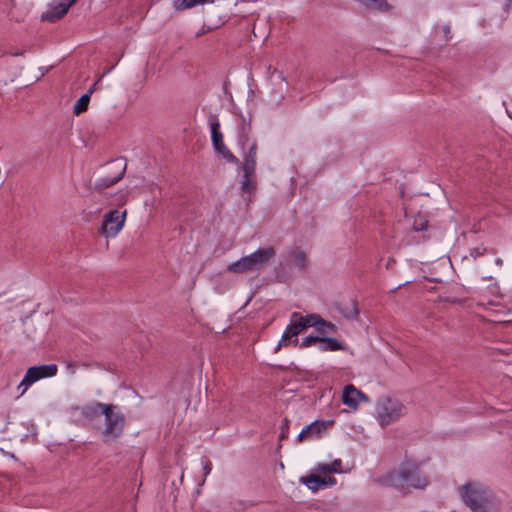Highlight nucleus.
Instances as JSON below:
<instances>
[{
  "instance_id": "nucleus-1",
  "label": "nucleus",
  "mask_w": 512,
  "mask_h": 512,
  "mask_svg": "<svg viewBox=\"0 0 512 512\" xmlns=\"http://www.w3.org/2000/svg\"><path fill=\"white\" fill-rule=\"evenodd\" d=\"M383 486L393 487L403 493L410 488L425 489L429 480L421 471L419 464L411 460L403 461L397 469L377 479Z\"/></svg>"
},
{
  "instance_id": "nucleus-2",
  "label": "nucleus",
  "mask_w": 512,
  "mask_h": 512,
  "mask_svg": "<svg viewBox=\"0 0 512 512\" xmlns=\"http://www.w3.org/2000/svg\"><path fill=\"white\" fill-rule=\"evenodd\" d=\"M459 493L472 512H500L501 503L498 498L479 482H467L459 488Z\"/></svg>"
},
{
  "instance_id": "nucleus-3",
  "label": "nucleus",
  "mask_w": 512,
  "mask_h": 512,
  "mask_svg": "<svg viewBox=\"0 0 512 512\" xmlns=\"http://www.w3.org/2000/svg\"><path fill=\"white\" fill-rule=\"evenodd\" d=\"M103 416L104 428L101 431L103 441L110 442L121 437L125 429L126 418L119 407L115 404H109L105 407Z\"/></svg>"
},
{
  "instance_id": "nucleus-4",
  "label": "nucleus",
  "mask_w": 512,
  "mask_h": 512,
  "mask_svg": "<svg viewBox=\"0 0 512 512\" xmlns=\"http://www.w3.org/2000/svg\"><path fill=\"white\" fill-rule=\"evenodd\" d=\"M375 412L377 421L384 428L405 414V406L398 399L383 396L378 399Z\"/></svg>"
},
{
  "instance_id": "nucleus-5",
  "label": "nucleus",
  "mask_w": 512,
  "mask_h": 512,
  "mask_svg": "<svg viewBox=\"0 0 512 512\" xmlns=\"http://www.w3.org/2000/svg\"><path fill=\"white\" fill-rule=\"evenodd\" d=\"M320 315L316 313L302 315L299 312H293L290 316V322L286 326L283 335L282 341H286L291 339L292 337H296L303 330L310 328L320 322Z\"/></svg>"
},
{
  "instance_id": "nucleus-6",
  "label": "nucleus",
  "mask_w": 512,
  "mask_h": 512,
  "mask_svg": "<svg viewBox=\"0 0 512 512\" xmlns=\"http://www.w3.org/2000/svg\"><path fill=\"white\" fill-rule=\"evenodd\" d=\"M57 371L58 367L56 364H43L30 367L17 387L18 390H21L20 396L24 395L29 387L35 382L55 376Z\"/></svg>"
},
{
  "instance_id": "nucleus-7",
  "label": "nucleus",
  "mask_w": 512,
  "mask_h": 512,
  "mask_svg": "<svg viewBox=\"0 0 512 512\" xmlns=\"http://www.w3.org/2000/svg\"><path fill=\"white\" fill-rule=\"evenodd\" d=\"M126 211L120 212L117 209L104 214L99 234L107 238H113L119 234L125 224Z\"/></svg>"
},
{
  "instance_id": "nucleus-8",
  "label": "nucleus",
  "mask_w": 512,
  "mask_h": 512,
  "mask_svg": "<svg viewBox=\"0 0 512 512\" xmlns=\"http://www.w3.org/2000/svg\"><path fill=\"white\" fill-rule=\"evenodd\" d=\"M127 164L122 158L115 159L107 165V175L95 183V189L103 190L119 182L125 172Z\"/></svg>"
},
{
  "instance_id": "nucleus-9",
  "label": "nucleus",
  "mask_w": 512,
  "mask_h": 512,
  "mask_svg": "<svg viewBox=\"0 0 512 512\" xmlns=\"http://www.w3.org/2000/svg\"><path fill=\"white\" fill-rule=\"evenodd\" d=\"M276 255L272 246L259 248L253 253L246 255L255 271H260Z\"/></svg>"
},
{
  "instance_id": "nucleus-10",
  "label": "nucleus",
  "mask_w": 512,
  "mask_h": 512,
  "mask_svg": "<svg viewBox=\"0 0 512 512\" xmlns=\"http://www.w3.org/2000/svg\"><path fill=\"white\" fill-rule=\"evenodd\" d=\"M360 400L368 401V397L351 384L344 388L342 394V402L344 405L352 409H357Z\"/></svg>"
},
{
  "instance_id": "nucleus-11",
  "label": "nucleus",
  "mask_w": 512,
  "mask_h": 512,
  "mask_svg": "<svg viewBox=\"0 0 512 512\" xmlns=\"http://www.w3.org/2000/svg\"><path fill=\"white\" fill-rule=\"evenodd\" d=\"M75 1L76 0H58V3L51 6L49 10L42 15V18L51 22L62 18Z\"/></svg>"
},
{
  "instance_id": "nucleus-12",
  "label": "nucleus",
  "mask_w": 512,
  "mask_h": 512,
  "mask_svg": "<svg viewBox=\"0 0 512 512\" xmlns=\"http://www.w3.org/2000/svg\"><path fill=\"white\" fill-rule=\"evenodd\" d=\"M256 150H257V144H256V142H252L251 145L249 146L248 152L244 156L242 169H243V172H246L247 174H255Z\"/></svg>"
},
{
  "instance_id": "nucleus-13",
  "label": "nucleus",
  "mask_w": 512,
  "mask_h": 512,
  "mask_svg": "<svg viewBox=\"0 0 512 512\" xmlns=\"http://www.w3.org/2000/svg\"><path fill=\"white\" fill-rule=\"evenodd\" d=\"M227 271L235 274H244L247 272H255L247 256H243L235 262L227 266Z\"/></svg>"
},
{
  "instance_id": "nucleus-14",
  "label": "nucleus",
  "mask_w": 512,
  "mask_h": 512,
  "mask_svg": "<svg viewBox=\"0 0 512 512\" xmlns=\"http://www.w3.org/2000/svg\"><path fill=\"white\" fill-rule=\"evenodd\" d=\"M227 271L235 274H244L247 272H255L247 256H243L235 262L227 266Z\"/></svg>"
},
{
  "instance_id": "nucleus-15",
  "label": "nucleus",
  "mask_w": 512,
  "mask_h": 512,
  "mask_svg": "<svg viewBox=\"0 0 512 512\" xmlns=\"http://www.w3.org/2000/svg\"><path fill=\"white\" fill-rule=\"evenodd\" d=\"M289 261L300 271H304L306 268V253L299 249L294 248L288 252Z\"/></svg>"
},
{
  "instance_id": "nucleus-16",
  "label": "nucleus",
  "mask_w": 512,
  "mask_h": 512,
  "mask_svg": "<svg viewBox=\"0 0 512 512\" xmlns=\"http://www.w3.org/2000/svg\"><path fill=\"white\" fill-rule=\"evenodd\" d=\"M301 481L307 486L308 489L314 492L325 487V477H321L318 475L311 474L302 477Z\"/></svg>"
},
{
  "instance_id": "nucleus-17",
  "label": "nucleus",
  "mask_w": 512,
  "mask_h": 512,
  "mask_svg": "<svg viewBox=\"0 0 512 512\" xmlns=\"http://www.w3.org/2000/svg\"><path fill=\"white\" fill-rule=\"evenodd\" d=\"M334 423L333 420H327V421H319L316 420L312 422L311 424L306 426V430L309 431V437H317L322 432H324L328 426H331Z\"/></svg>"
},
{
  "instance_id": "nucleus-18",
  "label": "nucleus",
  "mask_w": 512,
  "mask_h": 512,
  "mask_svg": "<svg viewBox=\"0 0 512 512\" xmlns=\"http://www.w3.org/2000/svg\"><path fill=\"white\" fill-rule=\"evenodd\" d=\"M109 404L101 403V402H93L89 405L83 407L82 414L87 418H93L98 416L99 414H103L105 407Z\"/></svg>"
},
{
  "instance_id": "nucleus-19",
  "label": "nucleus",
  "mask_w": 512,
  "mask_h": 512,
  "mask_svg": "<svg viewBox=\"0 0 512 512\" xmlns=\"http://www.w3.org/2000/svg\"><path fill=\"white\" fill-rule=\"evenodd\" d=\"M271 74H276L277 75V79H278V86H279V91L276 92L275 91V96H274V99L277 103H280L283 99H284V90H286L287 88V81H286V78L283 76V74L279 71H277V69H272V67L270 66L269 67V71H271Z\"/></svg>"
},
{
  "instance_id": "nucleus-20",
  "label": "nucleus",
  "mask_w": 512,
  "mask_h": 512,
  "mask_svg": "<svg viewBox=\"0 0 512 512\" xmlns=\"http://www.w3.org/2000/svg\"><path fill=\"white\" fill-rule=\"evenodd\" d=\"M319 349L321 351H339L343 350L344 346L335 338L322 337Z\"/></svg>"
},
{
  "instance_id": "nucleus-21",
  "label": "nucleus",
  "mask_w": 512,
  "mask_h": 512,
  "mask_svg": "<svg viewBox=\"0 0 512 512\" xmlns=\"http://www.w3.org/2000/svg\"><path fill=\"white\" fill-rule=\"evenodd\" d=\"M320 320L321 321L318 324L313 326L316 328V331L318 332L317 336L325 337L326 334L336 332V326L333 323L326 321L321 316H320Z\"/></svg>"
},
{
  "instance_id": "nucleus-22",
  "label": "nucleus",
  "mask_w": 512,
  "mask_h": 512,
  "mask_svg": "<svg viewBox=\"0 0 512 512\" xmlns=\"http://www.w3.org/2000/svg\"><path fill=\"white\" fill-rule=\"evenodd\" d=\"M255 174H247L244 172L243 178L241 180L240 188L242 192L251 194L256 189V182L253 180Z\"/></svg>"
},
{
  "instance_id": "nucleus-23",
  "label": "nucleus",
  "mask_w": 512,
  "mask_h": 512,
  "mask_svg": "<svg viewBox=\"0 0 512 512\" xmlns=\"http://www.w3.org/2000/svg\"><path fill=\"white\" fill-rule=\"evenodd\" d=\"M211 140L214 148H219L223 141V134L220 131V123L214 121L211 123Z\"/></svg>"
},
{
  "instance_id": "nucleus-24",
  "label": "nucleus",
  "mask_w": 512,
  "mask_h": 512,
  "mask_svg": "<svg viewBox=\"0 0 512 512\" xmlns=\"http://www.w3.org/2000/svg\"><path fill=\"white\" fill-rule=\"evenodd\" d=\"M89 102H90L89 94H83L75 103L74 108H73V113L78 116V115L84 113L85 111H87Z\"/></svg>"
},
{
  "instance_id": "nucleus-25",
  "label": "nucleus",
  "mask_w": 512,
  "mask_h": 512,
  "mask_svg": "<svg viewBox=\"0 0 512 512\" xmlns=\"http://www.w3.org/2000/svg\"><path fill=\"white\" fill-rule=\"evenodd\" d=\"M341 460L336 459L329 464H319L317 470L324 473H340L341 472Z\"/></svg>"
},
{
  "instance_id": "nucleus-26",
  "label": "nucleus",
  "mask_w": 512,
  "mask_h": 512,
  "mask_svg": "<svg viewBox=\"0 0 512 512\" xmlns=\"http://www.w3.org/2000/svg\"><path fill=\"white\" fill-rule=\"evenodd\" d=\"M223 158H225L228 162L238 164L239 159L226 147L223 143L219 146V148H214Z\"/></svg>"
},
{
  "instance_id": "nucleus-27",
  "label": "nucleus",
  "mask_w": 512,
  "mask_h": 512,
  "mask_svg": "<svg viewBox=\"0 0 512 512\" xmlns=\"http://www.w3.org/2000/svg\"><path fill=\"white\" fill-rule=\"evenodd\" d=\"M250 132V125H246L245 124V119L244 117L241 118V130L239 132V142L242 146H244L249 138H248V134Z\"/></svg>"
},
{
  "instance_id": "nucleus-28",
  "label": "nucleus",
  "mask_w": 512,
  "mask_h": 512,
  "mask_svg": "<svg viewBox=\"0 0 512 512\" xmlns=\"http://www.w3.org/2000/svg\"><path fill=\"white\" fill-rule=\"evenodd\" d=\"M215 0H182L179 8L181 9H189L195 7L197 5H203L206 3H214Z\"/></svg>"
},
{
  "instance_id": "nucleus-29",
  "label": "nucleus",
  "mask_w": 512,
  "mask_h": 512,
  "mask_svg": "<svg viewBox=\"0 0 512 512\" xmlns=\"http://www.w3.org/2000/svg\"><path fill=\"white\" fill-rule=\"evenodd\" d=\"M321 338L322 336H315L310 334L302 340L300 347L307 348L314 345L315 343H321Z\"/></svg>"
},
{
  "instance_id": "nucleus-30",
  "label": "nucleus",
  "mask_w": 512,
  "mask_h": 512,
  "mask_svg": "<svg viewBox=\"0 0 512 512\" xmlns=\"http://www.w3.org/2000/svg\"><path fill=\"white\" fill-rule=\"evenodd\" d=\"M201 462H202L203 470H204V479H203V482H204L205 477L210 474L213 466H212V462L207 457H203L201 459Z\"/></svg>"
},
{
  "instance_id": "nucleus-31",
  "label": "nucleus",
  "mask_w": 512,
  "mask_h": 512,
  "mask_svg": "<svg viewBox=\"0 0 512 512\" xmlns=\"http://www.w3.org/2000/svg\"><path fill=\"white\" fill-rule=\"evenodd\" d=\"M485 252H486V248L485 247L478 246V247H475V248L470 250V256L473 259H476L477 257H480V256L484 255Z\"/></svg>"
},
{
  "instance_id": "nucleus-32",
  "label": "nucleus",
  "mask_w": 512,
  "mask_h": 512,
  "mask_svg": "<svg viewBox=\"0 0 512 512\" xmlns=\"http://www.w3.org/2000/svg\"><path fill=\"white\" fill-rule=\"evenodd\" d=\"M427 224H428V222L426 220L421 219L419 224L414 225V230L415 231H423L427 228Z\"/></svg>"
},
{
  "instance_id": "nucleus-33",
  "label": "nucleus",
  "mask_w": 512,
  "mask_h": 512,
  "mask_svg": "<svg viewBox=\"0 0 512 512\" xmlns=\"http://www.w3.org/2000/svg\"><path fill=\"white\" fill-rule=\"evenodd\" d=\"M309 431L310 430H306V426L302 429V431L299 433L298 435V439L299 441H302L304 438H307L309 437Z\"/></svg>"
},
{
  "instance_id": "nucleus-34",
  "label": "nucleus",
  "mask_w": 512,
  "mask_h": 512,
  "mask_svg": "<svg viewBox=\"0 0 512 512\" xmlns=\"http://www.w3.org/2000/svg\"><path fill=\"white\" fill-rule=\"evenodd\" d=\"M103 75L98 78V80L89 88L86 94H89V97H91L92 93L97 89L98 82L102 79Z\"/></svg>"
},
{
  "instance_id": "nucleus-35",
  "label": "nucleus",
  "mask_w": 512,
  "mask_h": 512,
  "mask_svg": "<svg viewBox=\"0 0 512 512\" xmlns=\"http://www.w3.org/2000/svg\"><path fill=\"white\" fill-rule=\"evenodd\" d=\"M325 477V487L332 486L336 483V479L331 476H324Z\"/></svg>"
},
{
  "instance_id": "nucleus-36",
  "label": "nucleus",
  "mask_w": 512,
  "mask_h": 512,
  "mask_svg": "<svg viewBox=\"0 0 512 512\" xmlns=\"http://www.w3.org/2000/svg\"><path fill=\"white\" fill-rule=\"evenodd\" d=\"M357 316H358V309H357L356 305L354 304L352 314L347 315V317L356 318Z\"/></svg>"
},
{
  "instance_id": "nucleus-37",
  "label": "nucleus",
  "mask_w": 512,
  "mask_h": 512,
  "mask_svg": "<svg viewBox=\"0 0 512 512\" xmlns=\"http://www.w3.org/2000/svg\"><path fill=\"white\" fill-rule=\"evenodd\" d=\"M286 345L285 344V341H282V339L279 341V343L277 344V346L275 347V352H278L282 346Z\"/></svg>"
},
{
  "instance_id": "nucleus-38",
  "label": "nucleus",
  "mask_w": 512,
  "mask_h": 512,
  "mask_svg": "<svg viewBox=\"0 0 512 512\" xmlns=\"http://www.w3.org/2000/svg\"><path fill=\"white\" fill-rule=\"evenodd\" d=\"M443 30H444V33L447 36V38H449L450 27L448 25H446V26H444Z\"/></svg>"
},
{
  "instance_id": "nucleus-39",
  "label": "nucleus",
  "mask_w": 512,
  "mask_h": 512,
  "mask_svg": "<svg viewBox=\"0 0 512 512\" xmlns=\"http://www.w3.org/2000/svg\"><path fill=\"white\" fill-rule=\"evenodd\" d=\"M495 264L498 265V266H502L503 265V260L501 258H496L495 259Z\"/></svg>"
},
{
  "instance_id": "nucleus-40",
  "label": "nucleus",
  "mask_w": 512,
  "mask_h": 512,
  "mask_svg": "<svg viewBox=\"0 0 512 512\" xmlns=\"http://www.w3.org/2000/svg\"><path fill=\"white\" fill-rule=\"evenodd\" d=\"M13 56H22L23 55V52H15L12 54Z\"/></svg>"
},
{
  "instance_id": "nucleus-41",
  "label": "nucleus",
  "mask_w": 512,
  "mask_h": 512,
  "mask_svg": "<svg viewBox=\"0 0 512 512\" xmlns=\"http://www.w3.org/2000/svg\"><path fill=\"white\" fill-rule=\"evenodd\" d=\"M293 344H294L295 346L298 344V339H297V338H295V339L293 340Z\"/></svg>"
}]
</instances>
